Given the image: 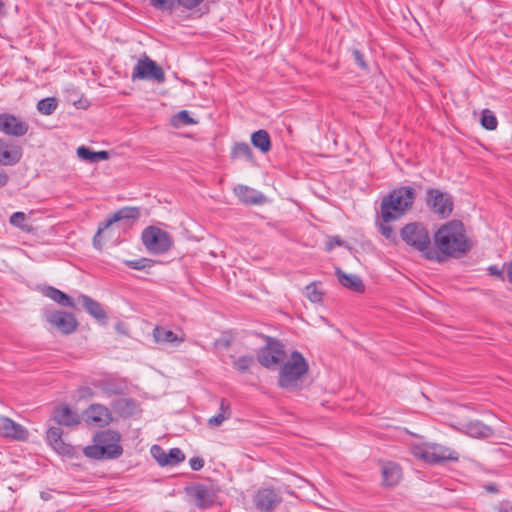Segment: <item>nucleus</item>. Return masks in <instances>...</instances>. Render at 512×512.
<instances>
[{
	"label": "nucleus",
	"instance_id": "nucleus-1",
	"mask_svg": "<svg viewBox=\"0 0 512 512\" xmlns=\"http://www.w3.org/2000/svg\"><path fill=\"white\" fill-rule=\"evenodd\" d=\"M434 242L438 250L445 256L454 253L465 254L472 248V241L467 237L461 221L451 220L436 231Z\"/></svg>",
	"mask_w": 512,
	"mask_h": 512
},
{
	"label": "nucleus",
	"instance_id": "nucleus-2",
	"mask_svg": "<svg viewBox=\"0 0 512 512\" xmlns=\"http://www.w3.org/2000/svg\"><path fill=\"white\" fill-rule=\"evenodd\" d=\"M415 197V190L408 186H402L390 191L381 200L380 218L384 222L400 219L412 208Z\"/></svg>",
	"mask_w": 512,
	"mask_h": 512
},
{
	"label": "nucleus",
	"instance_id": "nucleus-3",
	"mask_svg": "<svg viewBox=\"0 0 512 512\" xmlns=\"http://www.w3.org/2000/svg\"><path fill=\"white\" fill-rule=\"evenodd\" d=\"M278 370V385L283 389L293 390L299 387L307 375L309 365L300 352L293 351Z\"/></svg>",
	"mask_w": 512,
	"mask_h": 512
},
{
	"label": "nucleus",
	"instance_id": "nucleus-4",
	"mask_svg": "<svg viewBox=\"0 0 512 512\" xmlns=\"http://www.w3.org/2000/svg\"><path fill=\"white\" fill-rule=\"evenodd\" d=\"M119 442V433L111 430L102 431L95 435L94 444L84 449V454L93 459L118 458L123 452Z\"/></svg>",
	"mask_w": 512,
	"mask_h": 512
},
{
	"label": "nucleus",
	"instance_id": "nucleus-5",
	"mask_svg": "<svg viewBox=\"0 0 512 512\" xmlns=\"http://www.w3.org/2000/svg\"><path fill=\"white\" fill-rule=\"evenodd\" d=\"M140 208L127 206L119 209L110 215L105 221L99 223L96 234L93 238V245L101 249L104 241L113 236L114 226L122 220L136 221L140 218Z\"/></svg>",
	"mask_w": 512,
	"mask_h": 512
},
{
	"label": "nucleus",
	"instance_id": "nucleus-6",
	"mask_svg": "<svg viewBox=\"0 0 512 512\" xmlns=\"http://www.w3.org/2000/svg\"><path fill=\"white\" fill-rule=\"evenodd\" d=\"M412 455L428 464H438L445 461H457L458 453L449 448L436 443H424L411 447Z\"/></svg>",
	"mask_w": 512,
	"mask_h": 512
},
{
	"label": "nucleus",
	"instance_id": "nucleus-7",
	"mask_svg": "<svg viewBox=\"0 0 512 512\" xmlns=\"http://www.w3.org/2000/svg\"><path fill=\"white\" fill-rule=\"evenodd\" d=\"M141 240L151 254H167L174 245L173 236L168 231L154 225L143 229Z\"/></svg>",
	"mask_w": 512,
	"mask_h": 512
},
{
	"label": "nucleus",
	"instance_id": "nucleus-8",
	"mask_svg": "<svg viewBox=\"0 0 512 512\" xmlns=\"http://www.w3.org/2000/svg\"><path fill=\"white\" fill-rule=\"evenodd\" d=\"M401 239L419 252L427 250L430 246V236L426 226L420 222L406 224L400 230Z\"/></svg>",
	"mask_w": 512,
	"mask_h": 512
},
{
	"label": "nucleus",
	"instance_id": "nucleus-9",
	"mask_svg": "<svg viewBox=\"0 0 512 512\" xmlns=\"http://www.w3.org/2000/svg\"><path fill=\"white\" fill-rule=\"evenodd\" d=\"M287 356L284 345L280 341L267 338L266 345L257 354V360L263 367L275 370L279 369Z\"/></svg>",
	"mask_w": 512,
	"mask_h": 512
},
{
	"label": "nucleus",
	"instance_id": "nucleus-10",
	"mask_svg": "<svg viewBox=\"0 0 512 512\" xmlns=\"http://www.w3.org/2000/svg\"><path fill=\"white\" fill-rule=\"evenodd\" d=\"M427 206L441 219L448 218L453 211V199L448 193L438 189H428L426 192Z\"/></svg>",
	"mask_w": 512,
	"mask_h": 512
},
{
	"label": "nucleus",
	"instance_id": "nucleus-11",
	"mask_svg": "<svg viewBox=\"0 0 512 512\" xmlns=\"http://www.w3.org/2000/svg\"><path fill=\"white\" fill-rule=\"evenodd\" d=\"M153 79L158 82L165 80L164 71L160 66L148 57L139 59L133 69L132 79Z\"/></svg>",
	"mask_w": 512,
	"mask_h": 512
},
{
	"label": "nucleus",
	"instance_id": "nucleus-12",
	"mask_svg": "<svg viewBox=\"0 0 512 512\" xmlns=\"http://www.w3.org/2000/svg\"><path fill=\"white\" fill-rule=\"evenodd\" d=\"M29 124L26 120L10 113L0 114V131L8 136L22 137L27 134Z\"/></svg>",
	"mask_w": 512,
	"mask_h": 512
},
{
	"label": "nucleus",
	"instance_id": "nucleus-13",
	"mask_svg": "<svg viewBox=\"0 0 512 512\" xmlns=\"http://www.w3.org/2000/svg\"><path fill=\"white\" fill-rule=\"evenodd\" d=\"M47 321L63 334H70L77 329L78 322L74 315L64 311H55L46 316Z\"/></svg>",
	"mask_w": 512,
	"mask_h": 512
},
{
	"label": "nucleus",
	"instance_id": "nucleus-14",
	"mask_svg": "<svg viewBox=\"0 0 512 512\" xmlns=\"http://www.w3.org/2000/svg\"><path fill=\"white\" fill-rule=\"evenodd\" d=\"M22 158V148L17 143L0 139V165L13 166Z\"/></svg>",
	"mask_w": 512,
	"mask_h": 512
},
{
	"label": "nucleus",
	"instance_id": "nucleus-15",
	"mask_svg": "<svg viewBox=\"0 0 512 512\" xmlns=\"http://www.w3.org/2000/svg\"><path fill=\"white\" fill-rule=\"evenodd\" d=\"M84 420L95 426H105L112 421L109 409L101 404L90 405L83 413Z\"/></svg>",
	"mask_w": 512,
	"mask_h": 512
},
{
	"label": "nucleus",
	"instance_id": "nucleus-16",
	"mask_svg": "<svg viewBox=\"0 0 512 512\" xmlns=\"http://www.w3.org/2000/svg\"><path fill=\"white\" fill-rule=\"evenodd\" d=\"M151 454L161 466H173L185 459L184 453L179 448H172L169 452H166L160 446L153 445Z\"/></svg>",
	"mask_w": 512,
	"mask_h": 512
},
{
	"label": "nucleus",
	"instance_id": "nucleus-17",
	"mask_svg": "<svg viewBox=\"0 0 512 512\" xmlns=\"http://www.w3.org/2000/svg\"><path fill=\"white\" fill-rule=\"evenodd\" d=\"M196 506L207 508L215 501V493L213 490L203 484H197L188 490Z\"/></svg>",
	"mask_w": 512,
	"mask_h": 512
},
{
	"label": "nucleus",
	"instance_id": "nucleus-18",
	"mask_svg": "<svg viewBox=\"0 0 512 512\" xmlns=\"http://www.w3.org/2000/svg\"><path fill=\"white\" fill-rule=\"evenodd\" d=\"M63 431L60 427H51L46 433L48 444L61 455H72L73 447L62 439Z\"/></svg>",
	"mask_w": 512,
	"mask_h": 512
},
{
	"label": "nucleus",
	"instance_id": "nucleus-19",
	"mask_svg": "<svg viewBox=\"0 0 512 512\" xmlns=\"http://www.w3.org/2000/svg\"><path fill=\"white\" fill-rule=\"evenodd\" d=\"M0 434L15 440H25L28 436L26 429L8 417L0 418Z\"/></svg>",
	"mask_w": 512,
	"mask_h": 512
},
{
	"label": "nucleus",
	"instance_id": "nucleus-20",
	"mask_svg": "<svg viewBox=\"0 0 512 512\" xmlns=\"http://www.w3.org/2000/svg\"><path fill=\"white\" fill-rule=\"evenodd\" d=\"M254 502L258 509L269 511L280 502V497L273 489L264 488L257 492Z\"/></svg>",
	"mask_w": 512,
	"mask_h": 512
},
{
	"label": "nucleus",
	"instance_id": "nucleus-21",
	"mask_svg": "<svg viewBox=\"0 0 512 512\" xmlns=\"http://www.w3.org/2000/svg\"><path fill=\"white\" fill-rule=\"evenodd\" d=\"M234 193L238 199L245 204L258 205L262 204L266 199L261 192L246 185H237L234 188Z\"/></svg>",
	"mask_w": 512,
	"mask_h": 512
},
{
	"label": "nucleus",
	"instance_id": "nucleus-22",
	"mask_svg": "<svg viewBox=\"0 0 512 512\" xmlns=\"http://www.w3.org/2000/svg\"><path fill=\"white\" fill-rule=\"evenodd\" d=\"M335 274L337 276L338 282L343 287L357 293L364 292L365 285L361 278L357 275L345 273L340 268L335 269Z\"/></svg>",
	"mask_w": 512,
	"mask_h": 512
},
{
	"label": "nucleus",
	"instance_id": "nucleus-23",
	"mask_svg": "<svg viewBox=\"0 0 512 512\" xmlns=\"http://www.w3.org/2000/svg\"><path fill=\"white\" fill-rule=\"evenodd\" d=\"M79 300L82 302L86 311L96 320L105 322L107 314L102 305L87 295H80Z\"/></svg>",
	"mask_w": 512,
	"mask_h": 512
},
{
	"label": "nucleus",
	"instance_id": "nucleus-24",
	"mask_svg": "<svg viewBox=\"0 0 512 512\" xmlns=\"http://www.w3.org/2000/svg\"><path fill=\"white\" fill-rule=\"evenodd\" d=\"M383 483L386 486H394L402 477L400 466L394 462H387L382 466Z\"/></svg>",
	"mask_w": 512,
	"mask_h": 512
},
{
	"label": "nucleus",
	"instance_id": "nucleus-25",
	"mask_svg": "<svg viewBox=\"0 0 512 512\" xmlns=\"http://www.w3.org/2000/svg\"><path fill=\"white\" fill-rule=\"evenodd\" d=\"M153 337L158 344H176L179 345L184 341L183 337H179L172 330L162 326H156L153 330Z\"/></svg>",
	"mask_w": 512,
	"mask_h": 512
},
{
	"label": "nucleus",
	"instance_id": "nucleus-26",
	"mask_svg": "<svg viewBox=\"0 0 512 512\" xmlns=\"http://www.w3.org/2000/svg\"><path fill=\"white\" fill-rule=\"evenodd\" d=\"M55 421L64 426H73L80 423L77 413L73 412L68 406H61L55 410Z\"/></svg>",
	"mask_w": 512,
	"mask_h": 512
},
{
	"label": "nucleus",
	"instance_id": "nucleus-27",
	"mask_svg": "<svg viewBox=\"0 0 512 512\" xmlns=\"http://www.w3.org/2000/svg\"><path fill=\"white\" fill-rule=\"evenodd\" d=\"M464 432L474 438H488L493 435L492 428L478 420L466 424Z\"/></svg>",
	"mask_w": 512,
	"mask_h": 512
},
{
	"label": "nucleus",
	"instance_id": "nucleus-28",
	"mask_svg": "<svg viewBox=\"0 0 512 512\" xmlns=\"http://www.w3.org/2000/svg\"><path fill=\"white\" fill-rule=\"evenodd\" d=\"M251 143L255 148L259 149L262 153H267L271 149L270 135L264 129H260L252 133Z\"/></svg>",
	"mask_w": 512,
	"mask_h": 512
},
{
	"label": "nucleus",
	"instance_id": "nucleus-29",
	"mask_svg": "<svg viewBox=\"0 0 512 512\" xmlns=\"http://www.w3.org/2000/svg\"><path fill=\"white\" fill-rule=\"evenodd\" d=\"M112 408L121 416H130L137 410V403L131 398H120L113 402Z\"/></svg>",
	"mask_w": 512,
	"mask_h": 512
},
{
	"label": "nucleus",
	"instance_id": "nucleus-30",
	"mask_svg": "<svg viewBox=\"0 0 512 512\" xmlns=\"http://www.w3.org/2000/svg\"><path fill=\"white\" fill-rule=\"evenodd\" d=\"M231 158L233 160L236 159H244L248 162H254L253 151L250 146L245 142L235 143L231 149Z\"/></svg>",
	"mask_w": 512,
	"mask_h": 512
},
{
	"label": "nucleus",
	"instance_id": "nucleus-31",
	"mask_svg": "<svg viewBox=\"0 0 512 512\" xmlns=\"http://www.w3.org/2000/svg\"><path fill=\"white\" fill-rule=\"evenodd\" d=\"M44 294L59 305L70 308L75 307L73 299L59 289L48 287L45 289Z\"/></svg>",
	"mask_w": 512,
	"mask_h": 512
},
{
	"label": "nucleus",
	"instance_id": "nucleus-32",
	"mask_svg": "<svg viewBox=\"0 0 512 512\" xmlns=\"http://www.w3.org/2000/svg\"><path fill=\"white\" fill-rule=\"evenodd\" d=\"M57 106L58 102L54 97L44 98L37 103V109L43 115H51Z\"/></svg>",
	"mask_w": 512,
	"mask_h": 512
},
{
	"label": "nucleus",
	"instance_id": "nucleus-33",
	"mask_svg": "<svg viewBox=\"0 0 512 512\" xmlns=\"http://www.w3.org/2000/svg\"><path fill=\"white\" fill-rule=\"evenodd\" d=\"M156 261L152 258H134L131 260H125V264L135 270H146L151 268Z\"/></svg>",
	"mask_w": 512,
	"mask_h": 512
},
{
	"label": "nucleus",
	"instance_id": "nucleus-34",
	"mask_svg": "<svg viewBox=\"0 0 512 512\" xmlns=\"http://www.w3.org/2000/svg\"><path fill=\"white\" fill-rule=\"evenodd\" d=\"M101 389L105 394L111 396L121 394L124 387L122 384L114 380H105L101 382Z\"/></svg>",
	"mask_w": 512,
	"mask_h": 512
},
{
	"label": "nucleus",
	"instance_id": "nucleus-35",
	"mask_svg": "<svg viewBox=\"0 0 512 512\" xmlns=\"http://www.w3.org/2000/svg\"><path fill=\"white\" fill-rule=\"evenodd\" d=\"M26 214L23 212H15L10 216V224L20 228L25 232L31 231L32 227L26 224Z\"/></svg>",
	"mask_w": 512,
	"mask_h": 512
},
{
	"label": "nucleus",
	"instance_id": "nucleus-36",
	"mask_svg": "<svg viewBox=\"0 0 512 512\" xmlns=\"http://www.w3.org/2000/svg\"><path fill=\"white\" fill-rule=\"evenodd\" d=\"M498 124L496 116L488 109H484L481 115V125L487 130L496 129Z\"/></svg>",
	"mask_w": 512,
	"mask_h": 512
},
{
	"label": "nucleus",
	"instance_id": "nucleus-37",
	"mask_svg": "<svg viewBox=\"0 0 512 512\" xmlns=\"http://www.w3.org/2000/svg\"><path fill=\"white\" fill-rule=\"evenodd\" d=\"M305 296L313 303H318L322 300L323 293L316 284L311 283L305 287Z\"/></svg>",
	"mask_w": 512,
	"mask_h": 512
},
{
	"label": "nucleus",
	"instance_id": "nucleus-38",
	"mask_svg": "<svg viewBox=\"0 0 512 512\" xmlns=\"http://www.w3.org/2000/svg\"><path fill=\"white\" fill-rule=\"evenodd\" d=\"M196 121H194L189 113L186 110H182L178 112L174 118H173V124L174 126H180V125H191L195 124Z\"/></svg>",
	"mask_w": 512,
	"mask_h": 512
},
{
	"label": "nucleus",
	"instance_id": "nucleus-39",
	"mask_svg": "<svg viewBox=\"0 0 512 512\" xmlns=\"http://www.w3.org/2000/svg\"><path fill=\"white\" fill-rule=\"evenodd\" d=\"M335 246L344 247L349 253H352L351 248L339 236L331 237L325 242L327 252H331Z\"/></svg>",
	"mask_w": 512,
	"mask_h": 512
},
{
	"label": "nucleus",
	"instance_id": "nucleus-40",
	"mask_svg": "<svg viewBox=\"0 0 512 512\" xmlns=\"http://www.w3.org/2000/svg\"><path fill=\"white\" fill-rule=\"evenodd\" d=\"M77 155L81 160L96 163V152L90 150L88 147L80 146L77 149Z\"/></svg>",
	"mask_w": 512,
	"mask_h": 512
},
{
	"label": "nucleus",
	"instance_id": "nucleus-41",
	"mask_svg": "<svg viewBox=\"0 0 512 512\" xmlns=\"http://www.w3.org/2000/svg\"><path fill=\"white\" fill-rule=\"evenodd\" d=\"M254 358L253 356H241L234 361V367L241 372L247 371L250 366L253 364Z\"/></svg>",
	"mask_w": 512,
	"mask_h": 512
},
{
	"label": "nucleus",
	"instance_id": "nucleus-42",
	"mask_svg": "<svg viewBox=\"0 0 512 512\" xmlns=\"http://www.w3.org/2000/svg\"><path fill=\"white\" fill-rule=\"evenodd\" d=\"M390 222H384L382 219L378 224V229L381 235H383L386 239H394L395 232L393 227L389 224Z\"/></svg>",
	"mask_w": 512,
	"mask_h": 512
},
{
	"label": "nucleus",
	"instance_id": "nucleus-43",
	"mask_svg": "<svg viewBox=\"0 0 512 512\" xmlns=\"http://www.w3.org/2000/svg\"><path fill=\"white\" fill-rule=\"evenodd\" d=\"M175 0H151V4L159 10H172Z\"/></svg>",
	"mask_w": 512,
	"mask_h": 512
},
{
	"label": "nucleus",
	"instance_id": "nucleus-44",
	"mask_svg": "<svg viewBox=\"0 0 512 512\" xmlns=\"http://www.w3.org/2000/svg\"><path fill=\"white\" fill-rule=\"evenodd\" d=\"M227 419L228 418L224 417L222 413H218L217 415L211 417L208 420V424L210 427H218Z\"/></svg>",
	"mask_w": 512,
	"mask_h": 512
},
{
	"label": "nucleus",
	"instance_id": "nucleus-45",
	"mask_svg": "<svg viewBox=\"0 0 512 512\" xmlns=\"http://www.w3.org/2000/svg\"><path fill=\"white\" fill-rule=\"evenodd\" d=\"M190 467L194 471H199L204 466V460L200 457H193L189 461Z\"/></svg>",
	"mask_w": 512,
	"mask_h": 512
},
{
	"label": "nucleus",
	"instance_id": "nucleus-46",
	"mask_svg": "<svg viewBox=\"0 0 512 512\" xmlns=\"http://www.w3.org/2000/svg\"><path fill=\"white\" fill-rule=\"evenodd\" d=\"M219 413H222L223 416L227 417L228 419L231 417L230 404L225 399H222L220 402V412Z\"/></svg>",
	"mask_w": 512,
	"mask_h": 512
},
{
	"label": "nucleus",
	"instance_id": "nucleus-47",
	"mask_svg": "<svg viewBox=\"0 0 512 512\" xmlns=\"http://www.w3.org/2000/svg\"><path fill=\"white\" fill-rule=\"evenodd\" d=\"M353 56H354V59L356 61V63L362 68V69H367V64L364 60V57L362 55V53L355 49L353 50Z\"/></svg>",
	"mask_w": 512,
	"mask_h": 512
},
{
	"label": "nucleus",
	"instance_id": "nucleus-48",
	"mask_svg": "<svg viewBox=\"0 0 512 512\" xmlns=\"http://www.w3.org/2000/svg\"><path fill=\"white\" fill-rule=\"evenodd\" d=\"M185 8L191 9L198 6L203 0H177Z\"/></svg>",
	"mask_w": 512,
	"mask_h": 512
},
{
	"label": "nucleus",
	"instance_id": "nucleus-49",
	"mask_svg": "<svg viewBox=\"0 0 512 512\" xmlns=\"http://www.w3.org/2000/svg\"><path fill=\"white\" fill-rule=\"evenodd\" d=\"M79 396L81 398H91L93 396V391L89 387H82L79 389Z\"/></svg>",
	"mask_w": 512,
	"mask_h": 512
},
{
	"label": "nucleus",
	"instance_id": "nucleus-50",
	"mask_svg": "<svg viewBox=\"0 0 512 512\" xmlns=\"http://www.w3.org/2000/svg\"><path fill=\"white\" fill-rule=\"evenodd\" d=\"M109 159V153L107 151L96 152V162Z\"/></svg>",
	"mask_w": 512,
	"mask_h": 512
},
{
	"label": "nucleus",
	"instance_id": "nucleus-51",
	"mask_svg": "<svg viewBox=\"0 0 512 512\" xmlns=\"http://www.w3.org/2000/svg\"><path fill=\"white\" fill-rule=\"evenodd\" d=\"M488 271H489L490 275L498 276V277L502 276V270L500 268H498L497 266H490L488 268Z\"/></svg>",
	"mask_w": 512,
	"mask_h": 512
},
{
	"label": "nucleus",
	"instance_id": "nucleus-52",
	"mask_svg": "<svg viewBox=\"0 0 512 512\" xmlns=\"http://www.w3.org/2000/svg\"><path fill=\"white\" fill-rule=\"evenodd\" d=\"M7 181L8 175L4 171L0 170V188L5 186Z\"/></svg>",
	"mask_w": 512,
	"mask_h": 512
},
{
	"label": "nucleus",
	"instance_id": "nucleus-53",
	"mask_svg": "<svg viewBox=\"0 0 512 512\" xmlns=\"http://www.w3.org/2000/svg\"><path fill=\"white\" fill-rule=\"evenodd\" d=\"M498 512H512V506L507 503H503L498 507Z\"/></svg>",
	"mask_w": 512,
	"mask_h": 512
},
{
	"label": "nucleus",
	"instance_id": "nucleus-54",
	"mask_svg": "<svg viewBox=\"0 0 512 512\" xmlns=\"http://www.w3.org/2000/svg\"><path fill=\"white\" fill-rule=\"evenodd\" d=\"M506 275L507 280L512 284V262L507 265Z\"/></svg>",
	"mask_w": 512,
	"mask_h": 512
},
{
	"label": "nucleus",
	"instance_id": "nucleus-55",
	"mask_svg": "<svg viewBox=\"0 0 512 512\" xmlns=\"http://www.w3.org/2000/svg\"><path fill=\"white\" fill-rule=\"evenodd\" d=\"M486 489H487L488 491H490V492H495V491H496V488H495V486H493V485H489V486H487V487H486Z\"/></svg>",
	"mask_w": 512,
	"mask_h": 512
},
{
	"label": "nucleus",
	"instance_id": "nucleus-56",
	"mask_svg": "<svg viewBox=\"0 0 512 512\" xmlns=\"http://www.w3.org/2000/svg\"><path fill=\"white\" fill-rule=\"evenodd\" d=\"M434 259H435L438 263H442V262H444V260H445L446 258L438 257V258H434Z\"/></svg>",
	"mask_w": 512,
	"mask_h": 512
},
{
	"label": "nucleus",
	"instance_id": "nucleus-57",
	"mask_svg": "<svg viewBox=\"0 0 512 512\" xmlns=\"http://www.w3.org/2000/svg\"><path fill=\"white\" fill-rule=\"evenodd\" d=\"M41 498L46 499V498H47V495H44V494L42 493Z\"/></svg>",
	"mask_w": 512,
	"mask_h": 512
},
{
	"label": "nucleus",
	"instance_id": "nucleus-58",
	"mask_svg": "<svg viewBox=\"0 0 512 512\" xmlns=\"http://www.w3.org/2000/svg\"><path fill=\"white\" fill-rule=\"evenodd\" d=\"M41 498L46 499V498H47V495H44V494L42 493Z\"/></svg>",
	"mask_w": 512,
	"mask_h": 512
},
{
	"label": "nucleus",
	"instance_id": "nucleus-59",
	"mask_svg": "<svg viewBox=\"0 0 512 512\" xmlns=\"http://www.w3.org/2000/svg\"><path fill=\"white\" fill-rule=\"evenodd\" d=\"M2 5H3V3H2V1L0 0V9L2 8Z\"/></svg>",
	"mask_w": 512,
	"mask_h": 512
}]
</instances>
